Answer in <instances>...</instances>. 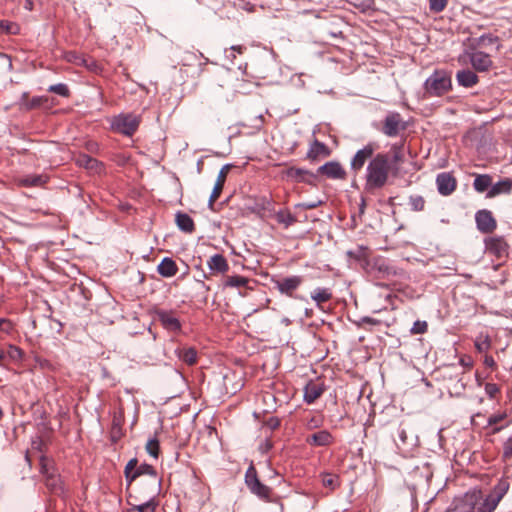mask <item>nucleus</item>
<instances>
[{
    "label": "nucleus",
    "mask_w": 512,
    "mask_h": 512,
    "mask_svg": "<svg viewBox=\"0 0 512 512\" xmlns=\"http://www.w3.org/2000/svg\"><path fill=\"white\" fill-rule=\"evenodd\" d=\"M391 171L390 154L379 152L368 161L365 171L364 192L367 194H375L383 189L389 180Z\"/></svg>",
    "instance_id": "nucleus-1"
},
{
    "label": "nucleus",
    "mask_w": 512,
    "mask_h": 512,
    "mask_svg": "<svg viewBox=\"0 0 512 512\" xmlns=\"http://www.w3.org/2000/svg\"><path fill=\"white\" fill-rule=\"evenodd\" d=\"M245 485L251 494L266 503H274L284 512V504L281 496L274 493L273 489L262 483L258 477V473L253 463L250 464L245 473Z\"/></svg>",
    "instance_id": "nucleus-2"
},
{
    "label": "nucleus",
    "mask_w": 512,
    "mask_h": 512,
    "mask_svg": "<svg viewBox=\"0 0 512 512\" xmlns=\"http://www.w3.org/2000/svg\"><path fill=\"white\" fill-rule=\"evenodd\" d=\"M425 92L431 97H439L452 89L450 74L445 70H435L424 83Z\"/></svg>",
    "instance_id": "nucleus-3"
},
{
    "label": "nucleus",
    "mask_w": 512,
    "mask_h": 512,
    "mask_svg": "<svg viewBox=\"0 0 512 512\" xmlns=\"http://www.w3.org/2000/svg\"><path fill=\"white\" fill-rule=\"evenodd\" d=\"M457 61L462 65L470 63L473 69L480 73L488 72L493 67V61L490 55L483 51L476 50L475 48L465 50L458 56Z\"/></svg>",
    "instance_id": "nucleus-4"
},
{
    "label": "nucleus",
    "mask_w": 512,
    "mask_h": 512,
    "mask_svg": "<svg viewBox=\"0 0 512 512\" xmlns=\"http://www.w3.org/2000/svg\"><path fill=\"white\" fill-rule=\"evenodd\" d=\"M141 119V115L121 113L112 118L111 129L119 134L131 137L138 130Z\"/></svg>",
    "instance_id": "nucleus-5"
},
{
    "label": "nucleus",
    "mask_w": 512,
    "mask_h": 512,
    "mask_svg": "<svg viewBox=\"0 0 512 512\" xmlns=\"http://www.w3.org/2000/svg\"><path fill=\"white\" fill-rule=\"evenodd\" d=\"M509 483L506 480H500L493 490L486 496L483 503L479 506L478 512H493L505 494L508 492Z\"/></svg>",
    "instance_id": "nucleus-6"
},
{
    "label": "nucleus",
    "mask_w": 512,
    "mask_h": 512,
    "mask_svg": "<svg viewBox=\"0 0 512 512\" xmlns=\"http://www.w3.org/2000/svg\"><path fill=\"white\" fill-rule=\"evenodd\" d=\"M480 498V491L466 492L461 497H456L446 512H475Z\"/></svg>",
    "instance_id": "nucleus-7"
},
{
    "label": "nucleus",
    "mask_w": 512,
    "mask_h": 512,
    "mask_svg": "<svg viewBox=\"0 0 512 512\" xmlns=\"http://www.w3.org/2000/svg\"><path fill=\"white\" fill-rule=\"evenodd\" d=\"M378 149V145L374 142L367 143L364 147L359 149L350 161V170L355 174L359 173L366 162L374 157V152Z\"/></svg>",
    "instance_id": "nucleus-8"
},
{
    "label": "nucleus",
    "mask_w": 512,
    "mask_h": 512,
    "mask_svg": "<svg viewBox=\"0 0 512 512\" xmlns=\"http://www.w3.org/2000/svg\"><path fill=\"white\" fill-rule=\"evenodd\" d=\"M405 129L406 123L403 121L400 113L390 112L385 116L383 120L381 131L388 137H396L401 131H404Z\"/></svg>",
    "instance_id": "nucleus-9"
},
{
    "label": "nucleus",
    "mask_w": 512,
    "mask_h": 512,
    "mask_svg": "<svg viewBox=\"0 0 512 512\" xmlns=\"http://www.w3.org/2000/svg\"><path fill=\"white\" fill-rule=\"evenodd\" d=\"M485 251L498 259L508 255L509 245L503 236H492L485 238Z\"/></svg>",
    "instance_id": "nucleus-10"
},
{
    "label": "nucleus",
    "mask_w": 512,
    "mask_h": 512,
    "mask_svg": "<svg viewBox=\"0 0 512 512\" xmlns=\"http://www.w3.org/2000/svg\"><path fill=\"white\" fill-rule=\"evenodd\" d=\"M477 229L483 234H490L497 228V222L491 211L487 209L478 210L475 214Z\"/></svg>",
    "instance_id": "nucleus-11"
},
{
    "label": "nucleus",
    "mask_w": 512,
    "mask_h": 512,
    "mask_svg": "<svg viewBox=\"0 0 512 512\" xmlns=\"http://www.w3.org/2000/svg\"><path fill=\"white\" fill-rule=\"evenodd\" d=\"M303 283V277L298 275H293L289 277H283L274 281L275 288L284 295L292 297L294 292L300 287Z\"/></svg>",
    "instance_id": "nucleus-12"
},
{
    "label": "nucleus",
    "mask_w": 512,
    "mask_h": 512,
    "mask_svg": "<svg viewBox=\"0 0 512 512\" xmlns=\"http://www.w3.org/2000/svg\"><path fill=\"white\" fill-rule=\"evenodd\" d=\"M436 185L438 192L443 196L452 194L456 187V178L450 172H442L436 177Z\"/></svg>",
    "instance_id": "nucleus-13"
},
{
    "label": "nucleus",
    "mask_w": 512,
    "mask_h": 512,
    "mask_svg": "<svg viewBox=\"0 0 512 512\" xmlns=\"http://www.w3.org/2000/svg\"><path fill=\"white\" fill-rule=\"evenodd\" d=\"M317 173L329 179H346L347 173L338 161H329L317 169Z\"/></svg>",
    "instance_id": "nucleus-14"
},
{
    "label": "nucleus",
    "mask_w": 512,
    "mask_h": 512,
    "mask_svg": "<svg viewBox=\"0 0 512 512\" xmlns=\"http://www.w3.org/2000/svg\"><path fill=\"white\" fill-rule=\"evenodd\" d=\"M148 487L147 480H140L135 487V492H129L127 498L134 500H146L149 499V497H152L153 500H158L157 497L161 491V480H158V489L155 494L149 492L150 490Z\"/></svg>",
    "instance_id": "nucleus-15"
},
{
    "label": "nucleus",
    "mask_w": 512,
    "mask_h": 512,
    "mask_svg": "<svg viewBox=\"0 0 512 512\" xmlns=\"http://www.w3.org/2000/svg\"><path fill=\"white\" fill-rule=\"evenodd\" d=\"M135 471L137 472L139 477L144 476V475L148 476V478L146 480H147V484L149 486L148 487L150 490L149 492H152L153 494H155L158 489V480H161L158 477L155 468L150 464L142 463L135 469Z\"/></svg>",
    "instance_id": "nucleus-16"
},
{
    "label": "nucleus",
    "mask_w": 512,
    "mask_h": 512,
    "mask_svg": "<svg viewBox=\"0 0 512 512\" xmlns=\"http://www.w3.org/2000/svg\"><path fill=\"white\" fill-rule=\"evenodd\" d=\"M127 504L130 506L126 512H156L159 505L158 500H153L152 497L146 500H134L126 498Z\"/></svg>",
    "instance_id": "nucleus-17"
},
{
    "label": "nucleus",
    "mask_w": 512,
    "mask_h": 512,
    "mask_svg": "<svg viewBox=\"0 0 512 512\" xmlns=\"http://www.w3.org/2000/svg\"><path fill=\"white\" fill-rule=\"evenodd\" d=\"M156 318L170 332H178L181 329L180 321L172 311L158 310Z\"/></svg>",
    "instance_id": "nucleus-18"
},
{
    "label": "nucleus",
    "mask_w": 512,
    "mask_h": 512,
    "mask_svg": "<svg viewBox=\"0 0 512 512\" xmlns=\"http://www.w3.org/2000/svg\"><path fill=\"white\" fill-rule=\"evenodd\" d=\"M330 154V148L325 143L320 142L318 139L315 138L310 144V147L306 154V158L311 162H316L321 158L330 156Z\"/></svg>",
    "instance_id": "nucleus-19"
},
{
    "label": "nucleus",
    "mask_w": 512,
    "mask_h": 512,
    "mask_svg": "<svg viewBox=\"0 0 512 512\" xmlns=\"http://www.w3.org/2000/svg\"><path fill=\"white\" fill-rule=\"evenodd\" d=\"M207 266L211 275H225L230 269L227 259L218 253L208 259Z\"/></svg>",
    "instance_id": "nucleus-20"
},
{
    "label": "nucleus",
    "mask_w": 512,
    "mask_h": 512,
    "mask_svg": "<svg viewBox=\"0 0 512 512\" xmlns=\"http://www.w3.org/2000/svg\"><path fill=\"white\" fill-rule=\"evenodd\" d=\"M285 173L289 179L295 180L297 182H304L310 185L314 184L317 178V176L314 173L306 169L296 167L288 168Z\"/></svg>",
    "instance_id": "nucleus-21"
},
{
    "label": "nucleus",
    "mask_w": 512,
    "mask_h": 512,
    "mask_svg": "<svg viewBox=\"0 0 512 512\" xmlns=\"http://www.w3.org/2000/svg\"><path fill=\"white\" fill-rule=\"evenodd\" d=\"M333 441L334 437L328 430H320L306 438V443L314 447L329 446Z\"/></svg>",
    "instance_id": "nucleus-22"
},
{
    "label": "nucleus",
    "mask_w": 512,
    "mask_h": 512,
    "mask_svg": "<svg viewBox=\"0 0 512 512\" xmlns=\"http://www.w3.org/2000/svg\"><path fill=\"white\" fill-rule=\"evenodd\" d=\"M456 81L461 87L471 88L479 83V77L473 70L466 68L456 73Z\"/></svg>",
    "instance_id": "nucleus-23"
},
{
    "label": "nucleus",
    "mask_w": 512,
    "mask_h": 512,
    "mask_svg": "<svg viewBox=\"0 0 512 512\" xmlns=\"http://www.w3.org/2000/svg\"><path fill=\"white\" fill-rule=\"evenodd\" d=\"M230 168H231V165L226 164L219 171L216 183L214 185V188H213L212 193L209 198L210 206H212L213 203L219 198V196L223 190L224 183L226 181V177H227V174H228V171L230 170Z\"/></svg>",
    "instance_id": "nucleus-24"
},
{
    "label": "nucleus",
    "mask_w": 512,
    "mask_h": 512,
    "mask_svg": "<svg viewBox=\"0 0 512 512\" xmlns=\"http://www.w3.org/2000/svg\"><path fill=\"white\" fill-rule=\"evenodd\" d=\"M323 392V385L309 381L304 387V401L307 404H312L323 394Z\"/></svg>",
    "instance_id": "nucleus-25"
},
{
    "label": "nucleus",
    "mask_w": 512,
    "mask_h": 512,
    "mask_svg": "<svg viewBox=\"0 0 512 512\" xmlns=\"http://www.w3.org/2000/svg\"><path fill=\"white\" fill-rule=\"evenodd\" d=\"M41 472L46 477V485L53 492L57 493L62 490L61 480L59 476L53 472H49L46 464H44V458L41 459Z\"/></svg>",
    "instance_id": "nucleus-26"
},
{
    "label": "nucleus",
    "mask_w": 512,
    "mask_h": 512,
    "mask_svg": "<svg viewBox=\"0 0 512 512\" xmlns=\"http://www.w3.org/2000/svg\"><path fill=\"white\" fill-rule=\"evenodd\" d=\"M157 272L162 277L170 278L177 274L178 267H177L176 262L172 258L165 257L162 259V261L157 266Z\"/></svg>",
    "instance_id": "nucleus-27"
},
{
    "label": "nucleus",
    "mask_w": 512,
    "mask_h": 512,
    "mask_svg": "<svg viewBox=\"0 0 512 512\" xmlns=\"http://www.w3.org/2000/svg\"><path fill=\"white\" fill-rule=\"evenodd\" d=\"M175 222L182 232L191 234L195 231V223L187 213L178 211L175 215Z\"/></svg>",
    "instance_id": "nucleus-28"
},
{
    "label": "nucleus",
    "mask_w": 512,
    "mask_h": 512,
    "mask_svg": "<svg viewBox=\"0 0 512 512\" xmlns=\"http://www.w3.org/2000/svg\"><path fill=\"white\" fill-rule=\"evenodd\" d=\"M253 213H256L260 217H264L266 213L273 212V202L270 198L265 196L255 200L253 207L251 208Z\"/></svg>",
    "instance_id": "nucleus-29"
},
{
    "label": "nucleus",
    "mask_w": 512,
    "mask_h": 512,
    "mask_svg": "<svg viewBox=\"0 0 512 512\" xmlns=\"http://www.w3.org/2000/svg\"><path fill=\"white\" fill-rule=\"evenodd\" d=\"M48 181V177L40 174H30L19 179V184L23 187H42Z\"/></svg>",
    "instance_id": "nucleus-30"
},
{
    "label": "nucleus",
    "mask_w": 512,
    "mask_h": 512,
    "mask_svg": "<svg viewBox=\"0 0 512 512\" xmlns=\"http://www.w3.org/2000/svg\"><path fill=\"white\" fill-rule=\"evenodd\" d=\"M274 217L278 224L284 228H289L297 222V218L288 209H281L274 213Z\"/></svg>",
    "instance_id": "nucleus-31"
},
{
    "label": "nucleus",
    "mask_w": 512,
    "mask_h": 512,
    "mask_svg": "<svg viewBox=\"0 0 512 512\" xmlns=\"http://www.w3.org/2000/svg\"><path fill=\"white\" fill-rule=\"evenodd\" d=\"M493 44H497L496 49L500 50L501 44H500V39L498 36L490 34V33L483 34L480 37L473 39V44H472L471 48L476 49L477 47L488 46V45H493Z\"/></svg>",
    "instance_id": "nucleus-32"
},
{
    "label": "nucleus",
    "mask_w": 512,
    "mask_h": 512,
    "mask_svg": "<svg viewBox=\"0 0 512 512\" xmlns=\"http://www.w3.org/2000/svg\"><path fill=\"white\" fill-rule=\"evenodd\" d=\"M512 187V181L509 179L499 181L491 185V188L487 192V197L492 198L499 194L509 193Z\"/></svg>",
    "instance_id": "nucleus-33"
},
{
    "label": "nucleus",
    "mask_w": 512,
    "mask_h": 512,
    "mask_svg": "<svg viewBox=\"0 0 512 512\" xmlns=\"http://www.w3.org/2000/svg\"><path fill=\"white\" fill-rule=\"evenodd\" d=\"M491 185H492V177L488 174L476 175L474 182H473L474 189L479 193H483L485 191L488 192V190L491 188Z\"/></svg>",
    "instance_id": "nucleus-34"
},
{
    "label": "nucleus",
    "mask_w": 512,
    "mask_h": 512,
    "mask_svg": "<svg viewBox=\"0 0 512 512\" xmlns=\"http://www.w3.org/2000/svg\"><path fill=\"white\" fill-rule=\"evenodd\" d=\"M311 298L313 301H315L317 306H320L322 303L331 300L332 292L329 288H316L311 293Z\"/></svg>",
    "instance_id": "nucleus-35"
},
{
    "label": "nucleus",
    "mask_w": 512,
    "mask_h": 512,
    "mask_svg": "<svg viewBox=\"0 0 512 512\" xmlns=\"http://www.w3.org/2000/svg\"><path fill=\"white\" fill-rule=\"evenodd\" d=\"M372 270L376 271L380 276H389L394 275L395 271L389 264L386 262V260L382 258L375 259L372 265Z\"/></svg>",
    "instance_id": "nucleus-36"
},
{
    "label": "nucleus",
    "mask_w": 512,
    "mask_h": 512,
    "mask_svg": "<svg viewBox=\"0 0 512 512\" xmlns=\"http://www.w3.org/2000/svg\"><path fill=\"white\" fill-rule=\"evenodd\" d=\"M249 283V279L240 275H232L227 276L223 282L224 288H239V287H247Z\"/></svg>",
    "instance_id": "nucleus-37"
},
{
    "label": "nucleus",
    "mask_w": 512,
    "mask_h": 512,
    "mask_svg": "<svg viewBox=\"0 0 512 512\" xmlns=\"http://www.w3.org/2000/svg\"><path fill=\"white\" fill-rule=\"evenodd\" d=\"M506 418H507L506 412H499V413L491 415L488 418L487 425L493 427L492 431H491V434L499 433L502 429H504L508 425V424H506L504 426H496V424L502 422Z\"/></svg>",
    "instance_id": "nucleus-38"
},
{
    "label": "nucleus",
    "mask_w": 512,
    "mask_h": 512,
    "mask_svg": "<svg viewBox=\"0 0 512 512\" xmlns=\"http://www.w3.org/2000/svg\"><path fill=\"white\" fill-rule=\"evenodd\" d=\"M178 357L181 361L188 365H194L197 362V351L193 347L180 349Z\"/></svg>",
    "instance_id": "nucleus-39"
},
{
    "label": "nucleus",
    "mask_w": 512,
    "mask_h": 512,
    "mask_svg": "<svg viewBox=\"0 0 512 512\" xmlns=\"http://www.w3.org/2000/svg\"><path fill=\"white\" fill-rule=\"evenodd\" d=\"M321 478H322L323 486L328 488V489H330V490H332V491L340 486V478L336 474H333V473H323L321 475Z\"/></svg>",
    "instance_id": "nucleus-40"
},
{
    "label": "nucleus",
    "mask_w": 512,
    "mask_h": 512,
    "mask_svg": "<svg viewBox=\"0 0 512 512\" xmlns=\"http://www.w3.org/2000/svg\"><path fill=\"white\" fill-rule=\"evenodd\" d=\"M20 33V26L11 21L0 20V34L17 35Z\"/></svg>",
    "instance_id": "nucleus-41"
},
{
    "label": "nucleus",
    "mask_w": 512,
    "mask_h": 512,
    "mask_svg": "<svg viewBox=\"0 0 512 512\" xmlns=\"http://www.w3.org/2000/svg\"><path fill=\"white\" fill-rule=\"evenodd\" d=\"M76 164L86 169H95L99 162L87 154H79L76 158Z\"/></svg>",
    "instance_id": "nucleus-42"
},
{
    "label": "nucleus",
    "mask_w": 512,
    "mask_h": 512,
    "mask_svg": "<svg viewBox=\"0 0 512 512\" xmlns=\"http://www.w3.org/2000/svg\"><path fill=\"white\" fill-rule=\"evenodd\" d=\"M425 203V199L421 195H411L409 197V205L412 211H423L425 208Z\"/></svg>",
    "instance_id": "nucleus-43"
},
{
    "label": "nucleus",
    "mask_w": 512,
    "mask_h": 512,
    "mask_svg": "<svg viewBox=\"0 0 512 512\" xmlns=\"http://www.w3.org/2000/svg\"><path fill=\"white\" fill-rule=\"evenodd\" d=\"M391 153H392V156H390V161H391V167L394 165V164H398V163H401L403 162V151H402V145H399V144H393L391 146V149H390Z\"/></svg>",
    "instance_id": "nucleus-44"
},
{
    "label": "nucleus",
    "mask_w": 512,
    "mask_h": 512,
    "mask_svg": "<svg viewBox=\"0 0 512 512\" xmlns=\"http://www.w3.org/2000/svg\"><path fill=\"white\" fill-rule=\"evenodd\" d=\"M159 450H160L159 440L156 437L149 439L147 441L146 451L150 456H152L154 458H158Z\"/></svg>",
    "instance_id": "nucleus-45"
},
{
    "label": "nucleus",
    "mask_w": 512,
    "mask_h": 512,
    "mask_svg": "<svg viewBox=\"0 0 512 512\" xmlns=\"http://www.w3.org/2000/svg\"><path fill=\"white\" fill-rule=\"evenodd\" d=\"M48 91L60 95L62 97H69L70 95V90L68 86L64 83L51 85L49 86Z\"/></svg>",
    "instance_id": "nucleus-46"
},
{
    "label": "nucleus",
    "mask_w": 512,
    "mask_h": 512,
    "mask_svg": "<svg viewBox=\"0 0 512 512\" xmlns=\"http://www.w3.org/2000/svg\"><path fill=\"white\" fill-rule=\"evenodd\" d=\"M6 353L7 358L12 361H20L24 355L23 351L19 347L12 344L8 346Z\"/></svg>",
    "instance_id": "nucleus-47"
},
{
    "label": "nucleus",
    "mask_w": 512,
    "mask_h": 512,
    "mask_svg": "<svg viewBox=\"0 0 512 512\" xmlns=\"http://www.w3.org/2000/svg\"><path fill=\"white\" fill-rule=\"evenodd\" d=\"M501 457L503 461H509L512 459V435L504 441Z\"/></svg>",
    "instance_id": "nucleus-48"
},
{
    "label": "nucleus",
    "mask_w": 512,
    "mask_h": 512,
    "mask_svg": "<svg viewBox=\"0 0 512 512\" xmlns=\"http://www.w3.org/2000/svg\"><path fill=\"white\" fill-rule=\"evenodd\" d=\"M124 475L126 479V496L129 495V492H133L131 489L132 483L136 481L139 476L136 471H127L124 470Z\"/></svg>",
    "instance_id": "nucleus-49"
},
{
    "label": "nucleus",
    "mask_w": 512,
    "mask_h": 512,
    "mask_svg": "<svg viewBox=\"0 0 512 512\" xmlns=\"http://www.w3.org/2000/svg\"><path fill=\"white\" fill-rule=\"evenodd\" d=\"M448 0H429V9L434 13L442 12L447 6Z\"/></svg>",
    "instance_id": "nucleus-50"
},
{
    "label": "nucleus",
    "mask_w": 512,
    "mask_h": 512,
    "mask_svg": "<svg viewBox=\"0 0 512 512\" xmlns=\"http://www.w3.org/2000/svg\"><path fill=\"white\" fill-rule=\"evenodd\" d=\"M428 330V324L426 321L417 320L414 322L410 332L413 335L424 334Z\"/></svg>",
    "instance_id": "nucleus-51"
},
{
    "label": "nucleus",
    "mask_w": 512,
    "mask_h": 512,
    "mask_svg": "<svg viewBox=\"0 0 512 512\" xmlns=\"http://www.w3.org/2000/svg\"><path fill=\"white\" fill-rule=\"evenodd\" d=\"M392 436L396 442V444L398 445V441L396 440V437L399 439V442L401 444H406L407 443V432H406V429L404 427H402V425H399L396 429V431L394 433H392Z\"/></svg>",
    "instance_id": "nucleus-52"
},
{
    "label": "nucleus",
    "mask_w": 512,
    "mask_h": 512,
    "mask_svg": "<svg viewBox=\"0 0 512 512\" xmlns=\"http://www.w3.org/2000/svg\"><path fill=\"white\" fill-rule=\"evenodd\" d=\"M14 330V325L10 319L0 318V331L10 335Z\"/></svg>",
    "instance_id": "nucleus-53"
},
{
    "label": "nucleus",
    "mask_w": 512,
    "mask_h": 512,
    "mask_svg": "<svg viewBox=\"0 0 512 512\" xmlns=\"http://www.w3.org/2000/svg\"><path fill=\"white\" fill-rule=\"evenodd\" d=\"M484 389L490 399H494L500 391L499 386L495 383H486Z\"/></svg>",
    "instance_id": "nucleus-54"
},
{
    "label": "nucleus",
    "mask_w": 512,
    "mask_h": 512,
    "mask_svg": "<svg viewBox=\"0 0 512 512\" xmlns=\"http://www.w3.org/2000/svg\"><path fill=\"white\" fill-rule=\"evenodd\" d=\"M239 1V7L247 12H254L255 6L251 4L248 0H238Z\"/></svg>",
    "instance_id": "nucleus-55"
},
{
    "label": "nucleus",
    "mask_w": 512,
    "mask_h": 512,
    "mask_svg": "<svg viewBox=\"0 0 512 512\" xmlns=\"http://www.w3.org/2000/svg\"><path fill=\"white\" fill-rule=\"evenodd\" d=\"M475 347L476 349L479 351V352H483V351H486L487 349H489L490 347V342L488 340V338L484 339L483 341L479 342V341H476L475 342Z\"/></svg>",
    "instance_id": "nucleus-56"
},
{
    "label": "nucleus",
    "mask_w": 512,
    "mask_h": 512,
    "mask_svg": "<svg viewBox=\"0 0 512 512\" xmlns=\"http://www.w3.org/2000/svg\"><path fill=\"white\" fill-rule=\"evenodd\" d=\"M360 323L361 324H370V325H379L381 323V321L378 319L369 317V316H364L361 318Z\"/></svg>",
    "instance_id": "nucleus-57"
},
{
    "label": "nucleus",
    "mask_w": 512,
    "mask_h": 512,
    "mask_svg": "<svg viewBox=\"0 0 512 512\" xmlns=\"http://www.w3.org/2000/svg\"><path fill=\"white\" fill-rule=\"evenodd\" d=\"M138 467V460L137 458H132L128 461V463L125 466L124 470L127 471H135V469Z\"/></svg>",
    "instance_id": "nucleus-58"
},
{
    "label": "nucleus",
    "mask_w": 512,
    "mask_h": 512,
    "mask_svg": "<svg viewBox=\"0 0 512 512\" xmlns=\"http://www.w3.org/2000/svg\"><path fill=\"white\" fill-rule=\"evenodd\" d=\"M320 204H321V201H319V202L301 203V204H298L297 207H302L304 209L310 210V209L317 208Z\"/></svg>",
    "instance_id": "nucleus-59"
},
{
    "label": "nucleus",
    "mask_w": 512,
    "mask_h": 512,
    "mask_svg": "<svg viewBox=\"0 0 512 512\" xmlns=\"http://www.w3.org/2000/svg\"><path fill=\"white\" fill-rule=\"evenodd\" d=\"M259 448L262 452H268L272 448V443L270 440L266 439L260 444Z\"/></svg>",
    "instance_id": "nucleus-60"
},
{
    "label": "nucleus",
    "mask_w": 512,
    "mask_h": 512,
    "mask_svg": "<svg viewBox=\"0 0 512 512\" xmlns=\"http://www.w3.org/2000/svg\"><path fill=\"white\" fill-rule=\"evenodd\" d=\"M7 353L5 350H0V366L6 367L7 366Z\"/></svg>",
    "instance_id": "nucleus-61"
},
{
    "label": "nucleus",
    "mask_w": 512,
    "mask_h": 512,
    "mask_svg": "<svg viewBox=\"0 0 512 512\" xmlns=\"http://www.w3.org/2000/svg\"><path fill=\"white\" fill-rule=\"evenodd\" d=\"M484 363L486 366H489V367H494L496 365L492 356H486Z\"/></svg>",
    "instance_id": "nucleus-62"
},
{
    "label": "nucleus",
    "mask_w": 512,
    "mask_h": 512,
    "mask_svg": "<svg viewBox=\"0 0 512 512\" xmlns=\"http://www.w3.org/2000/svg\"><path fill=\"white\" fill-rule=\"evenodd\" d=\"M230 49H231L232 51H235V52L239 53V54H242V53H243V51H244L246 48H245L244 46H242V45H234V46H232Z\"/></svg>",
    "instance_id": "nucleus-63"
},
{
    "label": "nucleus",
    "mask_w": 512,
    "mask_h": 512,
    "mask_svg": "<svg viewBox=\"0 0 512 512\" xmlns=\"http://www.w3.org/2000/svg\"><path fill=\"white\" fill-rule=\"evenodd\" d=\"M347 254L350 257H354L356 259H360L361 258V248L358 250V253H355L353 251H348Z\"/></svg>",
    "instance_id": "nucleus-64"
}]
</instances>
